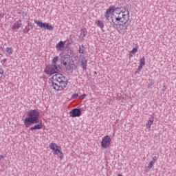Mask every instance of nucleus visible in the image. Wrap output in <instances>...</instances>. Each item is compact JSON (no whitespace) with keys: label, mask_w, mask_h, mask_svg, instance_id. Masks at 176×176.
Instances as JSON below:
<instances>
[{"label":"nucleus","mask_w":176,"mask_h":176,"mask_svg":"<svg viewBox=\"0 0 176 176\" xmlns=\"http://www.w3.org/2000/svg\"><path fill=\"white\" fill-rule=\"evenodd\" d=\"M67 80L61 74H56L52 77V86L55 90L61 91L67 87Z\"/></svg>","instance_id":"f03ea898"},{"label":"nucleus","mask_w":176,"mask_h":176,"mask_svg":"<svg viewBox=\"0 0 176 176\" xmlns=\"http://www.w3.org/2000/svg\"><path fill=\"white\" fill-rule=\"evenodd\" d=\"M56 48L58 51L64 50V42L60 41L58 43L56 44Z\"/></svg>","instance_id":"dca6fc26"},{"label":"nucleus","mask_w":176,"mask_h":176,"mask_svg":"<svg viewBox=\"0 0 176 176\" xmlns=\"http://www.w3.org/2000/svg\"><path fill=\"white\" fill-rule=\"evenodd\" d=\"M113 12H115V9H113L111 7H109V8L107 10L105 14L106 20H109L111 13H113Z\"/></svg>","instance_id":"9b49d317"},{"label":"nucleus","mask_w":176,"mask_h":176,"mask_svg":"<svg viewBox=\"0 0 176 176\" xmlns=\"http://www.w3.org/2000/svg\"><path fill=\"white\" fill-rule=\"evenodd\" d=\"M80 61L83 69H86V66L87 65V60H86V58L85 57L81 58Z\"/></svg>","instance_id":"2eb2a0df"},{"label":"nucleus","mask_w":176,"mask_h":176,"mask_svg":"<svg viewBox=\"0 0 176 176\" xmlns=\"http://www.w3.org/2000/svg\"><path fill=\"white\" fill-rule=\"evenodd\" d=\"M111 137L109 135H106L102 138L101 142V146L104 149H107L111 145Z\"/></svg>","instance_id":"0eeeda50"},{"label":"nucleus","mask_w":176,"mask_h":176,"mask_svg":"<svg viewBox=\"0 0 176 176\" xmlns=\"http://www.w3.org/2000/svg\"><path fill=\"white\" fill-rule=\"evenodd\" d=\"M57 61H58V56H55L52 59V64L54 65H57Z\"/></svg>","instance_id":"6ab92c4d"},{"label":"nucleus","mask_w":176,"mask_h":176,"mask_svg":"<svg viewBox=\"0 0 176 176\" xmlns=\"http://www.w3.org/2000/svg\"><path fill=\"white\" fill-rule=\"evenodd\" d=\"M82 112L80 111V109H74L69 112V116L72 118H78L80 116Z\"/></svg>","instance_id":"6e6552de"},{"label":"nucleus","mask_w":176,"mask_h":176,"mask_svg":"<svg viewBox=\"0 0 176 176\" xmlns=\"http://www.w3.org/2000/svg\"><path fill=\"white\" fill-rule=\"evenodd\" d=\"M97 25H98V27H100V28H104V23L102 22V21H98L96 22Z\"/></svg>","instance_id":"aec40b11"},{"label":"nucleus","mask_w":176,"mask_h":176,"mask_svg":"<svg viewBox=\"0 0 176 176\" xmlns=\"http://www.w3.org/2000/svg\"><path fill=\"white\" fill-rule=\"evenodd\" d=\"M3 76V69L0 68V79Z\"/></svg>","instance_id":"393cba45"},{"label":"nucleus","mask_w":176,"mask_h":176,"mask_svg":"<svg viewBox=\"0 0 176 176\" xmlns=\"http://www.w3.org/2000/svg\"><path fill=\"white\" fill-rule=\"evenodd\" d=\"M23 25L22 21L19 19L18 21H16L13 25H12L11 28L12 30H19V28H21V26Z\"/></svg>","instance_id":"9d476101"},{"label":"nucleus","mask_w":176,"mask_h":176,"mask_svg":"<svg viewBox=\"0 0 176 176\" xmlns=\"http://www.w3.org/2000/svg\"><path fill=\"white\" fill-rule=\"evenodd\" d=\"M85 52H86V48L85 47V45H80L78 48V52L80 53V54H85Z\"/></svg>","instance_id":"f3484780"},{"label":"nucleus","mask_w":176,"mask_h":176,"mask_svg":"<svg viewBox=\"0 0 176 176\" xmlns=\"http://www.w3.org/2000/svg\"><path fill=\"white\" fill-rule=\"evenodd\" d=\"M6 52L8 53V54H12L13 53V50L12 49V47H7L6 49Z\"/></svg>","instance_id":"4be33fe9"},{"label":"nucleus","mask_w":176,"mask_h":176,"mask_svg":"<svg viewBox=\"0 0 176 176\" xmlns=\"http://www.w3.org/2000/svg\"><path fill=\"white\" fill-rule=\"evenodd\" d=\"M142 67H144L142 65H140L138 67L142 69Z\"/></svg>","instance_id":"c756f323"},{"label":"nucleus","mask_w":176,"mask_h":176,"mask_svg":"<svg viewBox=\"0 0 176 176\" xmlns=\"http://www.w3.org/2000/svg\"><path fill=\"white\" fill-rule=\"evenodd\" d=\"M138 48L134 47L130 52H129V58H131L133 56H134V53H137Z\"/></svg>","instance_id":"a211bd4d"},{"label":"nucleus","mask_w":176,"mask_h":176,"mask_svg":"<svg viewBox=\"0 0 176 176\" xmlns=\"http://www.w3.org/2000/svg\"><path fill=\"white\" fill-rule=\"evenodd\" d=\"M155 121V117L152 116L150 120H148L146 124L147 129H151L152 124H153V122Z\"/></svg>","instance_id":"4468645a"},{"label":"nucleus","mask_w":176,"mask_h":176,"mask_svg":"<svg viewBox=\"0 0 176 176\" xmlns=\"http://www.w3.org/2000/svg\"><path fill=\"white\" fill-rule=\"evenodd\" d=\"M156 160H157V157H153V160L151 161V162H149L148 166L145 169L146 173H149V171H151V168L153 167V164L156 163Z\"/></svg>","instance_id":"1a4fd4ad"},{"label":"nucleus","mask_w":176,"mask_h":176,"mask_svg":"<svg viewBox=\"0 0 176 176\" xmlns=\"http://www.w3.org/2000/svg\"><path fill=\"white\" fill-rule=\"evenodd\" d=\"M167 88H166V85H164V89H162V91H165V90H166Z\"/></svg>","instance_id":"cd10ccee"},{"label":"nucleus","mask_w":176,"mask_h":176,"mask_svg":"<svg viewBox=\"0 0 176 176\" xmlns=\"http://www.w3.org/2000/svg\"><path fill=\"white\" fill-rule=\"evenodd\" d=\"M1 16L3 17V16H5V14H0V17H1Z\"/></svg>","instance_id":"7c9ffc66"},{"label":"nucleus","mask_w":176,"mask_h":176,"mask_svg":"<svg viewBox=\"0 0 176 176\" xmlns=\"http://www.w3.org/2000/svg\"><path fill=\"white\" fill-rule=\"evenodd\" d=\"M141 69H142L141 68L138 67V69H137V71H139V72H140V71H141Z\"/></svg>","instance_id":"2f4dec72"},{"label":"nucleus","mask_w":176,"mask_h":176,"mask_svg":"<svg viewBox=\"0 0 176 176\" xmlns=\"http://www.w3.org/2000/svg\"><path fill=\"white\" fill-rule=\"evenodd\" d=\"M28 118H26L24 120V124L25 127H30L31 124L39 123V111L38 110H30L28 111Z\"/></svg>","instance_id":"7ed1b4c3"},{"label":"nucleus","mask_w":176,"mask_h":176,"mask_svg":"<svg viewBox=\"0 0 176 176\" xmlns=\"http://www.w3.org/2000/svg\"><path fill=\"white\" fill-rule=\"evenodd\" d=\"M4 157H6V154H4L3 155H0V160H2V159H4Z\"/></svg>","instance_id":"a878e982"},{"label":"nucleus","mask_w":176,"mask_h":176,"mask_svg":"<svg viewBox=\"0 0 176 176\" xmlns=\"http://www.w3.org/2000/svg\"><path fill=\"white\" fill-rule=\"evenodd\" d=\"M140 65H145V57L143 56L142 58H140Z\"/></svg>","instance_id":"5701e85b"},{"label":"nucleus","mask_w":176,"mask_h":176,"mask_svg":"<svg viewBox=\"0 0 176 176\" xmlns=\"http://www.w3.org/2000/svg\"><path fill=\"white\" fill-rule=\"evenodd\" d=\"M141 69H142L141 68L138 67V69H137V71H139V72H140V71H141Z\"/></svg>","instance_id":"473e14b6"},{"label":"nucleus","mask_w":176,"mask_h":176,"mask_svg":"<svg viewBox=\"0 0 176 176\" xmlns=\"http://www.w3.org/2000/svg\"><path fill=\"white\" fill-rule=\"evenodd\" d=\"M78 96H79V94H74L72 96V98H78Z\"/></svg>","instance_id":"b1692460"},{"label":"nucleus","mask_w":176,"mask_h":176,"mask_svg":"<svg viewBox=\"0 0 176 176\" xmlns=\"http://www.w3.org/2000/svg\"><path fill=\"white\" fill-rule=\"evenodd\" d=\"M31 28H32V25H30V23H28V25L25 28V32H30V30H31Z\"/></svg>","instance_id":"412c9836"},{"label":"nucleus","mask_w":176,"mask_h":176,"mask_svg":"<svg viewBox=\"0 0 176 176\" xmlns=\"http://www.w3.org/2000/svg\"><path fill=\"white\" fill-rule=\"evenodd\" d=\"M118 176H122V175H118Z\"/></svg>","instance_id":"f704fd0d"},{"label":"nucleus","mask_w":176,"mask_h":176,"mask_svg":"<svg viewBox=\"0 0 176 176\" xmlns=\"http://www.w3.org/2000/svg\"><path fill=\"white\" fill-rule=\"evenodd\" d=\"M38 123V124H36L34 126L30 127V130L31 131H34V130H41V129L43 127V125L42 124V123H39V122Z\"/></svg>","instance_id":"ddd939ff"},{"label":"nucleus","mask_w":176,"mask_h":176,"mask_svg":"<svg viewBox=\"0 0 176 176\" xmlns=\"http://www.w3.org/2000/svg\"><path fill=\"white\" fill-rule=\"evenodd\" d=\"M151 86H152V83L148 84V87H151Z\"/></svg>","instance_id":"72a5a7b5"},{"label":"nucleus","mask_w":176,"mask_h":176,"mask_svg":"<svg viewBox=\"0 0 176 176\" xmlns=\"http://www.w3.org/2000/svg\"><path fill=\"white\" fill-rule=\"evenodd\" d=\"M86 35H87V29L86 28H83L81 29V32L80 34V38L83 41L85 38L86 37Z\"/></svg>","instance_id":"f8f14e48"},{"label":"nucleus","mask_w":176,"mask_h":176,"mask_svg":"<svg viewBox=\"0 0 176 176\" xmlns=\"http://www.w3.org/2000/svg\"><path fill=\"white\" fill-rule=\"evenodd\" d=\"M34 23L38 25V27H40V28H44V30H49L50 31H53V30H54V27L49 23H43L38 20H35Z\"/></svg>","instance_id":"423d86ee"},{"label":"nucleus","mask_w":176,"mask_h":176,"mask_svg":"<svg viewBox=\"0 0 176 176\" xmlns=\"http://www.w3.org/2000/svg\"><path fill=\"white\" fill-rule=\"evenodd\" d=\"M45 72L47 75H54V74H57V72H58V67L57 65L53 64L47 65L45 67Z\"/></svg>","instance_id":"39448f33"},{"label":"nucleus","mask_w":176,"mask_h":176,"mask_svg":"<svg viewBox=\"0 0 176 176\" xmlns=\"http://www.w3.org/2000/svg\"><path fill=\"white\" fill-rule=\"evenodd\" d=\"M118 16L116 18H111L112 23L116 27L118 25H124V24H127L129 19H130V12L129 10L126 8H121L119 10H117Z\"/></svg>","instance_id":"f257e3e1"},{"label":"nucleus","mask_w":176,"mask_h":176,"mask_svg":"<svg viewBox=\"0 0 176 176\" xmlns=\"http://www.w3.org/2000/svg\"><path fill=\"white\" fill-rule=\"evenodd\" d=\"M50 148L54 151V155H57L60 160L64 159V154H63V151H61V146H58L56 143H51L50 144Z\"/></svg>","instance_id":"20e7f679"},{"label":"nucleus","mask_w":176,"mask_h":176,"mask_svg":"<svg viewBox=\"0 0 176 176\" xmlns=\"http://www.w3.org/2000/svg\"><path fill=\"white\" fill-rule=\"evenodd\" d=\"M82 98H86V94H83L81 96Z\"/></svg>","instance_id":"c85d7f7f"},{"label":"nucleus","mask_w":176,"mask_h":176,"mask_svg":"<svg viewBox=\"0 0 176 176\" xmlns=\"http://www.w3.org/2000/svg\"><path fill=\"white\" fill-rule=\"evenodd\" d=\"M63 65L65 66V67H67V65H68V63H67V62H63Z\"/></svg>","instance_id":"bb28decb"}]
</instances>
